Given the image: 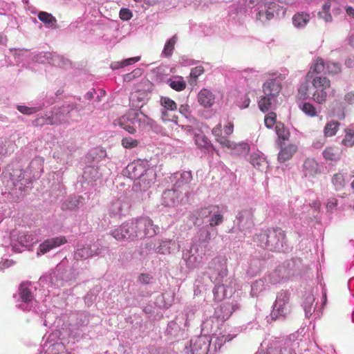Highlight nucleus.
<instances>
[{"mask_svg": "<svg viewBox=\"0 0 354 354\" xmlns=\"http://www.w3.org/2000/svg\"><path fill=\"white\" fill-rule=\"evenodd\" d=\"M102 248L97 242L79 243L74 251L75 262L71 268H66L64 262L62 261L55 269L49 274L42 276L39 279V283L44 288H59L66 286H71L80 274L75 272V268L79 266L78 261L87 259L90 257L99 255ZM50 292V290H48Z\"/></svg>", "mask_w": 354, "mask_h": 354, "instance_id": "1", "label": "nucleus"}, {"mask_svg": "<svg viewBox=\"0 0 354 354\" xmlns=\"http://www.w3.org/2000/svg\"><path fill=\"white\" fill-rule=\"evenodd\" d=\"M334 91L328 77H313L311 73H307L304 81L298 87L297 97L299 100H311L317 104H323L326 102L328 95Z\"/></svg>", "mask_w": 354, "mask_h": 354, "instance_id": "2", "label": "nucleus"}, {"mask_svg": "<svg viewBox=\"0 0 354 354\" xmlns=\"http://www.w3.org/2000/svg\"><path fill=\"white\" fill-rule=\"evenodd\" d=\"M218 234L216 228L211 226H203L192 239L189 250L183 253V259L189 268L196 267L202 261L207 251L209 250V241Z\"/></svg>", "mask_w": 354, "mask_h": 354, "instance_id": "3", "label": "nucleus"}, {"mask_svg": "<svg viewBox=\"0 0 354 354\" xmlns=\"http://www.w3.org/2000/svg\"><path fill=\"white\" fill-rule=\"evenodd\" d=\"M254 242L261 248L277 252H286L290 247L285 232L280 227L268 228L256 234Z\"/></svg>", "mask_w": 354, "mask_h": 354, "instance_id": "4", "label": "nucleus"}, {"mask_svg": "<svg viewBox=\"0 0 354 354\" xmlns=\"http://www.w3.org/2000/svg\"><path fill=\"white\" fill-rule=\"evenodd\" d=\"M233 338L234 336L231 335L212 337L200 335L191 339L189 347L185 348V352L187 354H215L225 342Z\"/></svg>", "mask_w": 354, "mask_h": 354, "instance_id": "5", "label": "nucleus"}, {"mask_svg": "<svg viewBox=\"0 0 354 354\" xmlns=\"http://www.w3.org/2000/svg\"><path fill=\"white\" fill-rule=\"evenodd\" d=\"M301 268L302 263L300 259L287 260L269 273L266 280L273 285L284 283L300 274Z\"/></svg>", "mask_w": 354, "mask_h": 354, "instance_id": "6", "label": "nucleus"}, {"mask_svg": "<svg viewBox=\"0 0 354 354\" xmlns=\"http://www.w3.org/2000/svg\"><path fill=\"white\" fill-rule=\"evenodd\" d=\"M82 108H79L75 104H64L62 107L54 111L51 115H46L37 118L34 121L37 126H43L44 124H58L64 122H68L69 120H74L75 118L80 116L79 112Z\"/></svg>", "mask_w": 354, "mask_h": 354, "instance_id": "7", "label": "nucleus"}, {"mask_svg": "<svg viewBox=\"0 0 354 354\" xmlns=\"http://www.w3.org/2000/svg\"><path fill=\"white\" fill-rule=\"evenodd\" d=\"M281 76L279 74L274 77L269 78L262 86L263 95L259 101V107L262 112H267L272 108L277 97L281 90Z\"/></svg>", "mask_w": 354, "mask_h": 354, "instance_id": "8", "label": "nucleus"}, {"mask_svg": "<svg viewBox=\"0 0 354 354\" xmlns=\"http://www.w3.org/2000/svg\"><path fill=\"white\" fill-rule=\"evenodd\" d=\"M36 290L37 287L30 281L21 283L17 294L14 295L16 307L24 311H36L37 301L34 295Z\"/></svg>", "mask_w": 354, "mask_h": 354, "instance_id": "9", "label": "nucleus"}, {"mask_svg": "<svg viewBox=\"0 0 354 354\" xmlns=\"http://www.w3.org/2000/svg\"><path fill=\"white\" fill-rule=\"evenodd\" d=\"M299 342L296 335L292 334L285 339L274 341L269 344L267 348L255 354H296V348L299 347Z\"/></svg>", "mask_w": 354, "mask_h": 354, "instance_id": "10", "label": "nucleus"}, {"mask_svg": "<svg viewBox=\"0 0 354 354\" xmlns=\"http://www.w3.org/2000/svg\"><path fill=\"white\" fill-rule=\"evenodd\" d=\"M227 259L225 257H216L208 263L207 274L212 283H221L227 277Z\"/></svg>", "mask_w": 354, "mask_h": 354, "instance_id": "11", "label": "nucleus"}, {"mask_svg": "<svg viewBox=\"0 0 354 354\" xmlns=\"http://www.w3.org/2000/svg\"><path fill=\"white\" fill-rule=\"evenodd\" d=\"M290 298V293L288 290H282L277 294L270 313L272 319L284 318L291 312Z\"/></svg>", "mask_w": 354, "mask_h": 354, "instance_id": "12", "label": "nucleus"}, {"mask_svg": "<svg viewBox=\"0 0 354 354\" xmlns=\"http://www.w3.org/2000/svg\"><path fill=\"white\" fill-rule=\"evenodd\" d=\"M10 247L14 252H21L37 242L36 238L32 234L13 230L10 236Z\"/></svg>", "mask_w": 354, "mask_h": 354, "instance_id": "13", "label": "nucleus"}, {"mask_svg": "<svg viewBox=\"0 0 354 354\" xmlns=\"http://www.w3.org/2000/svg\"><path fill=\"white\" fill-rule=\"evenodd\" d=\"M282 9L283 8L273 0H263V4L259 8L257 19L264 24L274 18L275 15H279Z\"/></svg>", "mask_w": 354, "mask_h": 354, "instance_id": "14", "label": "nucleus"}, {"mask_svg": "<svg viewBox=\"0 0 354 354\" xmlns=\"http://www.w3.org/2000/svg\"><path fill=\"white\" fill-rule=\"evenodd\" d=\"M214 288L212 290L214 299L216 301H221L225 298L230 297L234 291L235 281L233 279H225L221 283H214Z\"/></svg>", "mask_w": 354, "mask_h": 354, "instance_id": "15", "label": "nucleus"}, {"mask_svg": "<svg viewBox=\"0 0 354 354\" xmlns=\"http://www.w3.org/2000/svg\"><path fill=\"white\" fill-rule=\"evenodd\" d=\"M129 208L130 203L128 198L124 195H121L112 200L109 207V214L111 217L120 218L127 214Z\"/></svg>", "mask_w": 354, "mask_h": 354, "instance_id": "16", "label": "nucleus"}, {"mask_svg": "<svg viewBox=\"0 0 354 354\" xmlns=\"http://www.w3.org/2000/svg\"><path fill=\"white\" fill-rule=\"evenodd\" d=\"M171 183H174L173 187L177 189L180 193L184 190L185 195L187 196L189 192L187 189L189 187V183L193 179L191 171H180L173 174L170 178Z\"/></svg>", "mask_w": 354, "mask_h": 354, "instance_id": "17", "label": "nucleus"}, {"mask_svg": "<svg viewBox=\"0 0 354 354\" xmlns=\"http://www.w3.org/2000/svg\"><path fill=\"white\" fill-rule=\"evenodd\" d=\"M234 224L245 234L254 227L253 212L252 209H245L239 212Z\"/></svg>", "mask_w": 354, "mask_h": 354, "instance_id": "18", "label": "nucleus"}, {"mask_svg": "<svg viewBox=\"0 0 354 354\" xmlns=\"http://www.w3.org/2000/svg\"><path fill=\"white\" fill-rule=\"evenodd\" d=\"M148 162L143 160H135L129 163L124 170V175L128 178L134 180V182L138 178L142 176V174L149 169Z\"/></svg>", "mask_w": 354, "mask_h": 354, "instance_id": "19", "label": "nucleus"}, {"mask_svg": "<svg viewBox=\"0 0 354 354\" xmlns=\"http://www.w3.org/2000/svg\"><path fill=\"white\" fill-rule=\"evenodd\" d=\"M139 232L135 235L139 239L145 237H152L155 236L159 231V227L153 224V221L149 217L138 218Z\"/></svg>", "mask_w": 354, "mask_h": 354, "instance_id": "20", "label": "nucleus"}, {"mask_svg": "<svg viewBox=\"0 0 354 354\" xmlns=\"http://www.w3.org/2000/svg\"><path fill=\"white\" fill-rule=\"evenodd\" d=\"M315 297L312 292H307L304 297L302 306L306 317L313 316L314 319L321 317L322 312V308L317 307V303L314 304Z\"/></svg>", "mask_w": 354, "mask_h": 354, "instance_id": "21", "label": "nucleus"}, {"mask_svg": "<svg viewBox=\"0 0 354 354\" xmlns=\"http://www.w3.org/2000/svg\"><path fill=\"white\" fill-rule=\"evenodd\" d=\"M160 103L162 106L161 109V118L163 121H171L178 124V117L172 115L170 118L169 111H176L177 109V104L168 97L162 96L160 99Z\"/></svg>", "mask_w": 354, "mask_h": 354, "instance_id": "22", "label": "nucleus"}, {"mask_svg": "<svg viewBox=\"0 0 354 354\" xmlns=\"http://www.w3.org/2000/svg\"><path fill=\"white\" fill-rule=\"evenodd\" d=\"M133 110L130 109L127 113L113 121L115 127H120L129 133L133 134L136 132L134 128Z\"/></svg>", "mask_w": 354, "mask_h": 354, "instance_id": "23", "label": "nucleus"}, {"mask_svg": "<svg viewBox=\"0 0 354 354\" xmlns=\"http://www.w3.org/2000/svg\"><path fill=\"white\" fill-rule=\"evenodd\" d=\"M67 243L65 236H56L45 240L41 243L37 250V254H44L53 249L59 247Z\"/></svg>", "mask_w": 354, "mask_h": 354, "instance_id": "24", "label": "nucleus"}, {"mask_svg": "<svg viewBox=\"0 0 354 354\" xmlns=\"http://www.w3.org/2000/svg\"><path fill=\"white\" fill-rule=\"evenodd\" d=\"M156 179V172L153 169L149 168L146 170L142 176L139 177L138 180L134 182V187H138L137 189L140 191L147 190L154 183Z\"/></svg>", "mask_w": 354, "mask_h": 354, "instance_id": "25", "label": "nucleus"}, {"mask_svg": "<svg viewBox=\"0 0 354 354\" xmlns=\"http://www.w3.org/2000/svg\"><path fill=\"white\" fill-rule=\"evenodd\" d=\"M149 99V93L145 90H137L133 92L129 97L130 104L133 110H139Z\"/></svg>", "mask_w": 354, "mask_h": 354, "instance_id": "26", "label": "nucleus"}, {"mask_svg": "<svg viewBox=\"0 0 354 354\" xmlns=\"http://www.w3.org/2000/svg\"><path fill=\"white\" fill-rule=\"evenodd\" d=\"M26 171L22 169H14L13 174L11 175V179L13 181L15 187H17L20 191H24L25 187L32 183V179L30 176L25 177Z\"/></svg>", "mask_w": 354, "mask_h": 354, "instance_id": "27", "label": "nucleus"}, {"mask_svg": "<svg viewBox=\"0 0 354 354\" xmlns=\"http://www.w3.org/2000/svg\"><path fill=\"white\" fill-rule=\"evenodd\" d=\"M210 213L207 207H202L190 212L188 218L194 225L199 226L203 223L207 224V218Z\"/></svg>", "mask_w": 354, "mask_h": 354, "instance_id": "28", "label": "nucleus"}, {"mask_svg": "<svg viewBox=\"0 0 354 354\" xmlns=\"http://www.w3.org/2000/svg\"><path fill=\"white\" fill-rule=\"evenodd\" d=\"M207 208H209L211 213L208 215L205 226H211L215 228V226L218 225L223 222V214L216 206L207 207Z\"/></svg>", "mask_w": 354, "mask_h": 354, "instance_id": "29", "label": "nucleus"}, {"mask_svg": "<svg viewBox=\"0 0 354 354\" xmlns=\"http://www.w3.org/2000/svg\"><path fill=\"white\" fill-rule=\"evenodd\" d=\"M44 159L41 157L35 158L30 163L27 172H29L32 179H36L43 173Z\"/></svg>", "mask_w": 354, "mask_h": 354, "instance_id": "30", "label": "nucleus"}, {"mask_svg": "<svg viewBox=\"0 0 354 354\" xmlns=\"http://www.w3.org/2000/svg\"><path fill=\"white\" fill-rule=\"evenodd\" d=\"M179 192L174 187L165 190L162 195V204L167 207L174 206L178 201Z\"/></svg>", "mask_w": 354, "mask_h": 354, "instance_id": "31", "label": "nucleus"}, {"mask_svg": "<svg viewBox=\"0 0 354 354\" xmlns=\"http://www.w3.org/2000/svg\"><path fill=\"white\" fill-rule=\"evenodd\" d=\"M214 100V95L208 89L203 88L198 94V101L205 108H210Z\"/></svg>", "mask_w": 354, "mask_h": 354, "instance_id": "32", "label": "nucleus"}, {"mask_svg": "<svg viewBox=\"0 0 354 354\" xmlns=\"http://www.w3.org/2000/svg\"><path fill=\"white\" fill-rule=\"evenodd\" d=\"M250 163L258 170L263 171L268 167V162L260 151H254L250 155Z\"/></svg>", "mask_w": 354, "mask_h": 354, "instance_id": "33", "label": "nucleus"}, {"mask_svg": "<svg viewBox=\"0 0 354 354\" xmlns=\"http://www.w3.org/2000/svg\"><path fill=\"white\" fill-rule=\"evenodd\" d=\"M174 294L171 291L158 295L155 301V304L160 308H167L172 305Z\"/></svg>", "mask_w": 354, "mask_h": 354, "instance_id": "34", "label": "nucleus"}, {"mask_svg": "<svg viewBox=\"0 0 354 354\" xmlns=\"http://www.w3.org/2000/svg\"><path fill=\"white\" fill-rule=\"evenodd\" d=\"M174 250H179V245L175 241L170 239L161 240L160 245L156 248V252L160 254H169Z\"/></svg>", "mask_w": 354, "mask_h": 354, "instance_id": "35", "label": "nucleus"}, {"mask_svg": "<svg viewBox=\"0 0 354 354\" xmlns=\"http://www.w3.org/2000/svg\"><path fill=\"white\" fill-rule=\"evenodd\" d=\"M102 176L100 168L95 164L87 165L84 170L83 178L86 180L95 181Z\"/></svg>", "mask_w": 354, "mask_h": 354, "instance_id": "36", "label": "nucleus"}, {"mask_svg": "<svg viewBox=\"0 0 354 354\" xmlns=\"http://www.w3.org/2000/svg\"><path fill=\"white\" fill-rule=\"evenodd\" d=\"M232 308L230 304H223L214 310V317L222 322L230 318L232 314Z\"/></svg>", "mask_w": 354, "mask_h": 354, "instance_id": "37", "label": "nucleus"}, {"mask_svg": "<svg viewBox=\"0 0 354 354\" xmlns=\"http://www.w3.org/2000/svg\"><path fill=\"white\" fill-rule=\"evenodd\" d=\"M305 176H314L319 173V165L313 158H307L303 165Z\"/></svg>", "mask_w": 354, "mask_h": 354, "instance_id": "38", "label": "nucleus"}, {"mask_svg": "<svg viewBox=\"0 0 354 354\" xmlns=\"http://www.w3.org/2000/svg\"><path fill=\"white\" fill-rule=\"evenodd\" d=\"M302 204V200H299V198H297L295 200V203L293 204V206H292V212L295 213L296 215L300 214V211L301 213L305 212V209H311L313 211H317L319 208V203L317 201H314L312 204L305 205Z\"/></svg>", "mask_w": 354, "mask_h": 354, "instance_id": "39", "label": "nucleus"}, {"mask_svg": "<svg viewBox=\"0 0 354 354\" xmlns=\"http://www.w3.org/2000/svg\"><path fill=\"white\" fill-rule=\"evenodd\" d=\"M83 198L79 196H70L62 203V210H74L82 204Z\"/></svg>", "mask_w": 354, "mask_h": 354, "instance_id": "40", "label": "nucleus"}, {"mask_svg": "<svg viewBox=\"0 0 354 354\" xmlns=\"http://www.w3.org/2000/svg\"><path fill=\"white\" fill-rule=\"evenodd\" d=\"M292 24L297 28H304L310 21V15L305 12H299L292 17Z\"/></svg>", "mask_w": 354, "mask_h": 354, "instance_id": "41", "label": "nucleus"}, {"mask_svg": "<svg viewBox=\"0 0 354 354\" xmlns=\"http://www.w3.org/2000/svg\"><path fill=\"white\" fill-rule=\"evenodd\" d=\"M134 125L138 124L141 128L151 126L153 120L140 110H133Z\"/></svg>", "mask_w": 354, "mask_h": 354, "instance_id": "42", "label": "nucleus"}, {"mask_svg": "<svg viewBox=\"0 0 354 354\" xmlns=\"http://www.w3.org/2000/svg\"><path fill=\"white\" fill-rule=\"evenodd\" d=\"M346 177L347 174L342 172L336 173L333 176L331 183L336 191L343 190L347 183Z\"/></svg>", "mask_w": 354, "mask_h": 354, "instance_id": "43", "label": "nucleus"}, {"mask_svg": "<svg viewBox=\"0 0 354 354\" xmlns=\"http://www.w3.org/2000/svg\"><path fill=\"white\" fill-rule=\"evenodd\" d=\"M297 151V147L295 145H289L286 147L281 146V150L278 155V160L281 162H284L292 158Z\"/></svg>", "mask_w": 354, "mask_h": 354, "instance_id": "44", "label": "nucleus"}, {"mask_svg": "<svg viewBox=\"0 0 354 354\" xmlns=\"http://www.w3.org/2000/svg\"><path fill=\"white\" fill-rule=\"evenodd\" d=\"M127 229L126 223H124L116 229L112 230L111 232V235L117 241L127 240L130 241Z\"/></svg>", "mask_w": 354, "mask_h": 354, "instance_id": "45", "label": "nucleus"}, {"mask_svg": "<svg viewBox=\"0 0 354 354\" xmlns=\"http://www.w3.org/2000/svg\"><path fill=\"white\" fill-rule=\"evenodd\" d=\"M37 17L46 27L51 28L56 27L57 19L52 14L41 11L38 13Z\"/></svg>", "mask_w": 354, "mask_h": 354, "instance_id": "46", "label": "nucleus"}, {"mask_svg": "<svg viewBox=\"0 0 354 354\" xmlns=\"http://www.w3.org/2000/svg\"><path fill=\"white\" fill-rule=\"evenodd\" d=\"M195 143L202 150L209 151L213 146L209 139L203 133L195 136Z\"/></svg>", "mask_w": 354, "mask_h": 354, "instance_id": "47", "label": "nucleus"}, {"mask_svg": "<svg viewBox=\"0 0 354 354\" xmlns=\"http://www.w3.org/2000/svg\"><path fill=\"white\" fill-rule=\"evenodd\" d=\"M331 7V3L326 1L322 5V10L319 11L317 13L318 18L324 20L326 23L331 22L333 21L332 15L330 13Z\"/></svg>", "mask_w": 354, "mask_h": 354, "instance_id": "48", "label": "nucleus"}, {"mask_svg": "<svg viewBox=\"0 0 354 354\" xmlns=\"http://www.w3.org/2000/svg\"><path fill=\"white\" fill-rule=\"evenodd\" d=\"M177 41L178 37L176 35L169 39L165 44L164 48L161 53V57L167 58L170 57L173 54L174 46Z\"/></svg>", "mask_w": 354, "mask_h": 354, "instance_id": "49", "label": "nucleus"}, {"mask_svg": "<svg viewBox=\"0 0 354 354\" xmlns=\"http://www.w3.org/2000/svg\"><path fill=\"white\" fill-rule=\"evenodd\" d=\"M326 62L322 58H317L314 63L312 64L310 68L308 73H311L312 76H320L319 74L322 72L325 73Z\"/></svg>", "mask_w": 354, "mask_h": 354, "instance_id": "50", "label": "nucleus"}, {"mask_svg": "<svg viewBox=\"0 0 354 354\" xmlns=\"http://www.w3.org/2000/svg\"><path fill=\"white\" fill-rule=\"evenodd\" d=\"M70 324L75 326H81L88 323L86 315L83 312L73 313L70 317Z\"/></svg>", "mask_w": 354, "mask_h": 354, "instance_id": "51", "label": "nucleus"}, {"mask_svg": "<svg viewBox=\"0 0 354 354\" xmlns=\"http://www.w3.org/2000/svg\"><path fill=\"white\" fill-rule=\"evenodd\" d=\"M126 226L128 228L129 237L130 238V241H134L136 239H139L138 236L135 235L138 234L139 227L138 223V218L132 219L130 221L125 222Z\"/></svg>", "mask_w": 354, "mask_h": 354, "instance_id": "52", "label": "nucleus"}, {"mask_svg": "<svg viewBox=\"0 0 354 354\" xmlns=\"http://www.w3.org/2000/svg\"><path fill=\"white\" fill-rule=\"evenodd\" d=\"M217 324L214 326V318L209 317V319H205L201 324V331L203 333V335H207L209 337H216L214 333H212L214 331V328L217 327Z\"/></svg>", "mask_w": 354, "mask_h": 354, "instance_id": "53", "label": "nucleus"}, {"mask_svg": "<svg viewBox=\"0 0 354 354\" xmlns=\"http://www.w3.org/2000/svg\"><path fill=\"white\" fill-rule=\"evenodd\" d=\"M48 64L58 67H65L69 64V60L64 58L62 55L55 53H51V55L48 59Z\"/></svg>", "mask_w": 354, "mask_h": 354, "instance_id": "54", "label": "nucleus"}, {"mask_svg": "<svg viewBox=\"0 0 354 354\" xmlns=\"http://www.w3.org/2000/svg\"><path fill=\"white\" fill-rule=\"evenodd\" d=\"M340 123L338 121L330 120L328 121L324 128V134L325 137H332L334 136L339 128Z\"/></svg>", "mask_w": 354, "mask_h": 354, "instance_id": "55", "label": "nucleus"}, {"mask_svg": "<svg viewBox=\"0 0 354 354\" xmlns=\"http://www.w3.org/2000/svg\"><path fill=\"white\" fill-rule=\"evenodd\" d=\"M140 60V57H134L128 59H125L121 61L113 62L111 64V68L112 70H118L122 68L125 66L132 65Z\"/></svg>", "mask_w": 354, "mask_h": 354, "instance_id": "56", "label": "nucleus"}, {"mask_svg": "<svg viewBox=\"0 0 354 354\" xmlns=\"http://www.w3.org/2000/svg\"><path fill=\"white\" fill-rule=\"evenodd\" d=\"M299 109L308 116L313 118L317 115L315 106L309 102H303L299 104Z\"/></svg>", "mask_w": 354, "mask_h": 354, "instance_id": "57", "label": "nucleus"}, {"mask_svg": "<svg viewBox=\"0 0 354 354\" xmlns=\"http://www.w3.org/2000/svg\"><path fill=\"white\" fill-rule=\"evenodd\" d=\"M275 131L279 140H288L290 136L289 131L281 122H277L275 125Z\"/></svg>", "mask_w": 354, "mask_h": 354, "instance_id": "58", "label": "nucleus"}, {"mask_svg": "<svg viewBox=\"0 0 354 354\" xmlns=\"http://www.w3.org/2000/svg\"><path fill=\"white\" fill-rule=\"evenodd\" d=\"M170 87L177 91H181L186 87V83L182 77H176L168 81Z\"/></svg>", "mask_w": 354, "mask_h": 354, "instance_id": "59", "label": "nucleus"}, {"mask_svg": "<svg viewBox=\"0 0 354 354\" xmlns=\"http://www.w3.org/2000/svg\"><path fill=\"white\" fill-rule=\"evenodd\" d=\"M230 149H233L234 153L239 156H245L248 153L250 147L246 142L235 143L234 142V145Z\"/></svg>", "mask_w": 354, "mask_h": 354, "instance_id": "60", "label": "nucleus"}, {"mask_svg": "<svg viewBox=\"0 0 354 354\" xmlns=\"http://www.w3.org/2000/svg\"><path fill=\"white\" fill-rule=\"evenodd\" d=\"M265 289L263 279H260L254 281L251 285L250 295L252 297H257L258 295Z\"/></svg>", "mask_w": 354, "mask_h": 354, "instance_id": "61", "label": "nucleus"}, {"mask_svg": "<svg viewBox=\"0 0 354 354\" xmlns=\"http://www.w3.org/2000/svg\"><path fill=\"white\" fill-rule=\"evenodd\" d=\"M345 136L342 141V144L347 147H351L354 145V130L346 129L344 130Z\"/></svg>", "mask_w": 354, "mask_h": 354, "instance_id": "62", "label": "nucleus"}, {"mask_svg": "<svg viewBox=\"0 0 354 354\" xmlns=\"http://www.w3.org/2000/svg\"><path fill=\"white\" fill-rule=\"evenodd\" d=\"M325 73L335 75L341 71V65L337 62L328 61L326 62Z\"/></svg>", "mask_w": 354, "mask_h": 354, "instance_id": "63", "label": "nucleus"}, {"mask_svg": "<svg viewBox=\"0 0 354 354\" xmlns=\"http://www.w3.org/2000/svg\"><path fill=\"white\" fill-rule=\"evenodd\" d=\"M51 53L50 52H39L35 53L32 57V59L35 62L45 64L48 63V59Z\"/></svg>", "mask_w": 354, "mask_h": 354, "instance_id": "64", "label": "nucleus"}]
</instances>
